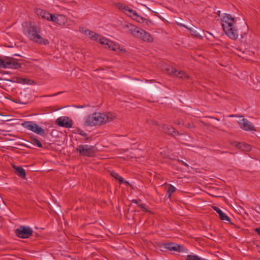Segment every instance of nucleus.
I'll use <instances>...</instances> for the list:
<instances>
[{"label": "nucleus", "instance_id": "1", "mask_svg": "<svg viewBox=\"0 0 260 260\" xmlns=\"http://www.w3.org/2000/svg\"><path fill=\"white\" fill-rule=\"evenodd\" d=\"M22 26L24 34L30 41L40 45H46L49 44L48 39L41 36L40 30L34 22H25Z\"/></svg>", "mask_w": 260, "mask_h": 260}, {"label": "nucleus", "instance_id": "2", "mask_svg": "<svg viewBox=\"0 0 260 260\" xmlns=\"http://www.w3.org/2000/svg\"><path fill=\"white\" fill-rule=\"evenodd\" d=\"M221 21L222 27L225 34L230 39L233 40L238 39V31L234 25L235 22V18L233 17L230 14H224Z\"/></svg>", "mask_w": 260, "mask_h": 260}, {"label": "nucleus", "instance_id": "3", "mask_svg": "<svg viewBox=\"0 0 260 260\" xmlns=\"http://www.w3.org/2000/svg\"><path fill=\"white\" fill-rule=\"evenodd\" d=\"M96 151V148L94 146L87 144H80L76 148V152L78 153L79 155L88 157H94Z\"/></svg>", "mask_w": 260, "mask_h": 260}, {"label": "nucleus", "instance_id": "4", "mask_svg": "<svg viewBox=\"0 0 260 260\" xmlns=\"http://www.w3.org/2000/svg\"><path fill=\"white\" fill-rule=\"evenodd\" d=\"M104 118L101 113H94L89 115L86 118L85 123L87 126L102 125L104 123Z\"/></svg>", "mask_w": 260, "mask_h": 260}, {"label": "nucleus", "instance_id": "5", "mask_svg": "<svg viewBox=\"0 0 260 260\" xmlns=\"http://www.w3.org/2000/svg\"><path fill=\"white\" fill-rule=\"evenodd\" d=\"M21 68V64L13 57H5L4 59H0L1 69H15Z\"/></svg>", "mask_w": 260, "mask_h": 260}, {"label": "nucleus", "instance_id": "6", "mask_svg": "<svg viewBox=\"0 0 260 260\" xmlns=\"http://www.w3.org/2000/svg\"><path fill=\"white\" fill-rule=\"evenodd\" d=\"M22 125L24 128L41 136L44 137L46 135L45 131L32 121H25L22 123Z\"/></svg>", "mask_w": 260, "mask_h": 260}, {"label": "nucleus", "instance_id": "7", "mask_svg": "<svg viewBox=\"0 0 260 260\" xmlns=\"http://www.w3.org/2000/svg\"><path fill=\"white\" fill-rule=\"evenodd\" d=\"M16 236L22 239H26L30 237L32 235V230L29 226L21 225L15 232Z\"/></svg>", "mask_w": 260, "mask_h": 260}, {"label": "nucleus", "instance_id": "8", "mask_svg": "<svg viewBox=\"0 0 260 260\" xmlns=\"http://www.w3.org/2000/svg\"><path fill=\"white\" fill-rule=\"evenodd\" d=\"M56 124L59 126L70 128L73 126V121L68 117H60L56 119Z\"/></svg>", "mask_w": 260, "mask_h": 260}, {"label": "nucleus", "instance_id": "9", "mask_svg": "<svg viewBox=\"0 0 260 260\" xmlns=\"http://www.w3.org/2000/svg\"><path fill=\"white\" fill-rule=\"evenodd\" d=\"M164 247L170 251L180 252L185 251L183 246L175 243H166L164 244Z\"/></svg>", "mask_w": 260, "mask_h": 260}, {"label": "nucleus", "instance_id": "10", "mask_svg": "<svg viewBox=\"0 0 260 260\" xmlns=\"http://www.w3.org/2000/svg\"><path fill=\"white\" fill-rule=\"evenodd\" d=\"M159 129L171 136L175 137L176 135H179L178 131H176L172 126L167 124L159 125Z\"/></svg>", "mask_w": 260, "mask_h": 260}, {"label": "nucleus", "instance_id": "11", "mask_svg": "<svg viewBox=\"0 0 260 260\" xmlns=\"http://www.w3.org/2000/svg\"><path fill=\"white\" fill-rule=\"evenodd\" d=\"M137 38L149 43H151L153 41V38L151 35L142 29H140L139 35Z\"/></svg>", "mask_w": 260, "mask_h": 260}, {"label": "nucleus", "instance_id": "12", "mask_svg": "<svg viewBox=\"0 0 260 260\" xmlns=\"http://www.w3.org/2000/svg\"><path fill=\"white\" fill-rule=\"evenodd\" d=\"M241 127L245 131H255L254 125L247 119L243 118L239 122Z\"/></svg>", "mask_w": 260, "mask_h": 260}, {"label": "nucleus", "instance_id": "13", "mask_svg": "<svg viewBox=\"0 0 260 260\" xmlns=\"http://www.w3.org/2000/svg\"><path fill=\"white\" fill-rule=\"evenodd\" d=\"M100 43L101 44L107 45L108 48L112 50L115 51L117 49H119V46L118 45L114 44L112 42H111L109 40L104 38L100 39Z\"/></svg>", "mask_w": 260, "mask_h": 260}, {"label": "nucleus", "instance_id": "14", "mask_svg": "<svg viewBox=\"0 0 260 260\" xmlns=\"http://www.w3.org/2000/svg\"><path fill=\"white\" fill-rule=\"evenodd\" d=\"M125 28L127 29V32L132 34L135 37H137L139 35L140 29H138L136 26L129 24L125 26Z\"/></svg>", "mask_w": 260, "mask_h": 260}, {"label": "nucleus", "instance_id": "15", "mask_svg": "<svg viewBox=\"0 0 260 260\" xmlns=\"http://www.w3.org/2000/svg\"><path fill=\"white\" fill-rule=\"evenodd\" d=\"M213 209L218 214L219 217L221 220L230 222V218L219 208L213 206Z\"/></svg>", "mask_w": 260, "mask_h": 260}, {"label": "nucleus", "instance_id": "16", "mask_svg": "<svg viewBox=\"0 0 260 260\" xmlns=\"http://www.w3.org/2000/svg\"><path fill=\"white\" fill-rule=\"evenodd\" d=\"M110 175L111 176L114 177L115 179L118 180L119 181L120 184L124 183L126 185H128L131 186V185L126 181H125L124 179L120 176L118 173L114 171H112L110 173Z\"/></svg>", "mask_w": 260, "mask_h": 260}, {"label": "nucleus", "instance_id": "17", "mask_svg": "<svg viewBox=\"0 0 260 260\" xmlns=\"http://www.w3.org/2000/svg\"><path fill=\"white\" fill-rule=\"evenodd\" d=\"M36 13L39 16H40L43 18L46 19L47 20H48L49 17H50V13L41 9H37Z\"/></svg>", "mask_w": 260, "mask_h": 260}, {"label": "nucleus", "instance_id": "18", "mask_svg": "<svg viewBox=\"0 0 260 260\" xmlns=\"http://www.w3.org/2000/svg\"><path fill=\"white\" fill-rule=\"evenodd\" d=\"M14 168L15 170V173L20 178H25L26 173L24 169L21 166L16 167L14 166Z\"/></svg>", "mask_w": 260, "mask_h": 260}, {"label": "nucleus", "instance_id": "19", "mask_svg": "<svg viewBox=\"0 0 260 260\" xmlns=\"http://www.w3.org/2000/svg\"><path fill=\"white\" fill-rule=\"evenodd\" d=\"M11 81L19 83H21L23 82L24 83L31 84V82L34 83V81H31V80L26 78H21L19 77H14L13 78H12Z\"/></svg>", "mask_w": 260, "mask_h": 260}, {"label": "nucleus", "instance_id": "20", "mask_svg": "<svg viewBox=\"0 0 260 260\" xmlns=\"http://www.w3.org/2000/svg\"><path fill=\"white\" fill-rule=\"evenodd\" d=\"M103 117L104 118V123H108L112 121L115 118V116L110 112L103 114Z\"/></svg>", "mask_w": 260, "mask_h": 260}, {"label": "nucleus", "instance_id": "21", "mask_svg": "<svg viewBox=\"0 0 260 260\" xmlns=\"http://www.w3.org/2000/svg\"><path fill=\"white\" fill-rule=\"evenodd\" d=\"M67 22L66 17L62 15H57L56 23L59 25L63 26Z\"/></svg>", "mask_w": 260, "mask_h": 260}, {"label": "nucleus", "instance_id": "22", "mask_svg": "<svg viewBox=\"0 0 260 260\" xmlns=\"http://www.w3.org/2000/svg\"><path fill=\"white\" fill-rule=\"evenodd\" d=\"M82 32H84L86 35L88 36L90 38L94 40H98L99 37L98 34L88 29H86L85 31L82 30Z\"/></svg>", "mask_w": 260, "mask_h": 260}, {"label": "nucleus", "instance_id": "23", "mask_svg": "<svg viewBox=\"0 0 260 260\" xmlns=\"http://www.w3.org/2000/svg\"><path fill=\"white\" fill-rule=\"evenodd\" d=\"M30 143L34 145L37 146L39 148H43V145L41 142L35 136L30 137Z\"/></svg>", "mask_w": 260, "mask_h": 260}, {"label": "nucleus", "instance_id": "24", "mask_svg": "<svg viewBox=\"0 0 260 260\" xmlns=\"http://www.w3.org/2000/svg\"><path fill=\"white\" fill-rule=\"evenodd\" d=\"M166 73L171 75L175 76L177 73V70L173 67H168L165 69Z\"/></svg>", "mask_w": 260, "mask_h": 260}, {"label": "nucleus", "instance_id": "25", "mask_svg": "<svg viewBox=\"0 0 260 260\" xmlns=\"http://www.w3.org/2000/svg\"><path fill=\"white\" fill-rule=\"evenodd\" d=\"M76 133L83 136L85 138V141L88 142L89 141L90 137H88L87 134L85 133L83 131L79 128H76Z\"/></svg>", "mask_w": 260, "mask_h": 260}, {"label": "nucleus", "instance_id": "26", "mask_svg": "<svg viewBox=\"0 0 260 260\" xmlns=\"http://www.w3.org/2000/svg\"><path fill=\"white\" fill-rule=\"evenodd\" d=\"M175 76L181 79L184 78L186 79H188L189 78V75L186 74L183 71H181L179 72L177 71V73L176 74Z\"/></svg>", "mask_w": 260, "mask_h": 260}, {"label": "nucleus", "instance_id": "27", "mask_svg": "<svg viewBox=\"0 0 260 260\" xmlns=\"http://www.w3.org/2000/svg\"><path fill=\"white\" fill-rule=\"evenodd\" d=\"M176 188L172 184H169V188L167 190V194L168 195V198H171L173 193L175 192Z\"/></svg>", "mask_w": 260, "mask_h": 260}, {"label": "nucleus", "instance_id": "28", "mask_svg": "<svg viewBox=\"0 0 260 260\" xmlns=\"http://www.w3.org/2000/svg\"><path fill=\"white\" fill-rule=\"evenodd\" d=\"M132 202L137 204L138 206L140 207L144 212H150V211L148 210H147L142 204L140 203L138 200H133L132 201Z\"/></svg>", "mask_w": 260, "mask_h": 260}, {"label": "nucleus", "instance_id": "29", "mask_svg": "<svg viewBox=\"0 0 260 260\" xmlns=\"http://www.w3.org/2000/svg\"><path fill=\"white\" fill-rule=\"evenodd\" d=\"M186 260H206L202 258L197 255H188L186 256Z\"/></svg>", "mask_w": 260, "mask_h": 260}, {"label": "nucleus", "instance_id": "30", "mask_svg": "<svg viewBox=\"0 0 260 260\" xmlns=\"http://www.w3.org/2000/svg\"><path fill=\"white\" fill-rule=\"evenodd\" d=\"M115 6L117 8L123 11V12H124L127 6H125L122 3H118L116 4Z\"/></svg>", "mask_w": 260, "mask_h": 260}, {"label": "nucleus", "instance_id": "31", "mask_svg": "<svg viewBox=\"0 0 260 260\" xmlns=\"http://www.w3.org/2000/svg\"><path fill=\"white\" fill-rule=\"evenodd\" d=\"M242 145L244 146L247 150H249L250 149V146L249 145H248V144L244 145V144H242L241 143H237L236 145V147H237V148H241L242 147Z\"/></svg>", "mask_w": 260, "mask_h": 260}, {"label": "nucleus", "instance_id": "32", "mask_svg": "<svg viewBox=\"0 0 260 260\" xmlns=\"http://www.w3.org/2000/svg\"><path fill=\"white\" fill-rule=\"evenodd\" d=\"M134 19L138 22L143 23L145 22V18L141 16H139L137 18H134Z\"/></svg>", "mask_w": 260, "mask_h": 260}, {"label": "nucleus", "instance_id": "33", "mask_svg": "<svg viewBox=\"0 0 260 260\" xmlns=\"http://www.w3.org/2000/svg\"><path fill=\"white\" fill-rule=\"evenodd\" d=\"M134 10L130 9L128 6H126L125 10L124 12L126 15H130L132 14Z\"/></svg>", "mask_w": 260, "mask_h": 260}, {"label": "nucleus", "instance_id": "34", "mask_svg": "<svg viewBox=\"0 0 260 260\" xmlns=\"http://www.w3.org/2000/svg\"><path fill=\"white\" fill-rule=\"evenodd\" d=\"M56 19H57V15H53V14H51L50 17H49L48 20L51 21L56 23Z\"/></svg>", "mask_w": 260, "mask_h": 260}, {"label": "nucleus", "instance_id": "35", "mask_svg": "<svg viewBox=\"0 0 260 260\" xmlns=\"http://www.w3.org/2000/svg\"><path fill=\"white\" fill-rule=\"evenodd\" d=\"M143 24L148 26H150L153 25V23L151 20L145 19L144 23Z\"/></svg>", "mask_w": 260, "mask_h": 260}, {"label": "nucleus", "instance_id": "36", "mask_svg": "<svg viewBox=\"0 0 260 260\" xmlns=\"http://www.w3.org/2000/svg\"><path fill=\"white\" fill-rule=\"evenodd\" d=\"M147 121L148 123L152 125H157L158 124V122L154 120H147Z\"/></svg>", "mask_w": 260, "mask_h": 260}, {"label": "nucleus", "instance_id": "37", "mask_svg": "<svg viewBox=\"0 0 260 260\" xmlns=\"http://www.w3.org/2000/svg\"><path fill=\"white\" fill-rule=\"evenodd\" d=\"M89 106L88 105H74V107L77 108H83L85 107H89Z\"/></svg>", "mask_w": 260, "mask_h": 260}, {"label": "nucleus", "instance_id": "38", "mask_svg": "<svg viewBox=\"0 0 260 260\" xmlns=\"http://www.w3.org/2000/svg\"><path fill=\"white\" fill-rule=\"evenodd\" d=\"M174 123L177 125L182 124L184 125L182 119H178L174 122Z\"/></svg>", "mask_w": 260, "mask_h": 260}, {"label": "nucleus", "instance_id": "39", "mask_svg": "<svg viewBox=\"0 0 260 260\" xmlns=\"http://www.w3.org/2000/svg\"><path fill=\"white\" fill-rule=\"evenodd\" d=\"M139 15H138V13L134 11L132 15H130V16L134 18H137Z\"/></svg>", "mask_w": 260, "mask_h": 260}, {"label": "nucleus", "instance_id": "40", "mask_svg": "<svg viewBox=\"0 0 260 260\" xmlns=\"http://www.w3.org/2000/svg\"><path fill=\"white\" fill-rule=\"evenodd\" d=\"M185 126L187 128H194L195 126L193 124L187 123L185 125Z\"/></svg>", "mask_w": 260, "mask_h": 260}, {"label": "nucleus", "instance_id": "41", "mask_svg": "<svg viewBox=\"0 0 260 260\" xmlns=\"http://www.w3.org/2000/svg\"><path fill=\"white\" fill-rule=\"evenodd\" d=\"M244 24L245 27V31L243 32V35H246L248 31V26L246 22L244 23Z\"/></svg>", "mask_w": 260, "mask_h": 260}, {"label": "nucleus", "instance_id": "42", "mask_svg": "<svg viewBox=\"0 0 260 260\" xmlns=\"http://www.w3.org/2000/svg\"><path fill=\"white\" fill-rule=\"evenodd\" d=\"M178 162H180L181 164L184 165V166H185L186 167H188V165L186 162L183 161V160H178Z\"/></svg>", "mask_w": 260, "mask_h": 260}, {"label": "nucleus", "instance_id": "43", "mask_svg": "<svg viewBox=\"0 0 260 260\" xmlns=\"http://www.w3.org/2000/svg\"><path fill=\"white\" fill-rule=\"evenodd\" d=\"M191 34L192 35H194L195 37H197V38H200V35H199L198 33H197L196 31H192V33Z\"/></svg>", "mask_w": 260, "mask_h": 260}, {"label": "nucleus", "instance_id": "44", "mask_svg": "<svg viewBox=\"0 0 260 260\" xmlns=\"http://www.w3.org/2000/svg\"><path fill=\"white\" fill-rule=\"evenodd\" d=\"M205 118H210V119H215L217 121H219V119L217 118V117H214V116H206L205 117Z\"/></svg>", "mask_w": 260, "mask_h": 260}, {"label": "nucleus", "instance_id": "45", "mask_svg": "<svg viewBox=\"0 0 260 260\" xmlns=\"http://www.w3.org/2000/svg\"><path fill=\"white\" fill-rule=\"evenodd\" d=\"M232 225H233L234 226V228H236V229H240V227L235 225V224H234L233 222H232L231 221L230 222H229Z\"/></svg>", "mask_w": 260, "mask_h": 260}, {"label": "nucleus", "instance_id": "46", "mask_svg": "<svg viewBox=\"0 0 260 260\" xmlns=\"http://www.w3.org/2000/svg\"><path fill=\"white\" fill-rule=\"evenodd\" d=\"M61 92H58L54 94H52V95H44L43 96H55V95H56L57 94H59L60 93H61Z\"/></svg>", "mask_w": 260, "mask_h": 260}, {"label": "nucleus", "instance_id": "47", "mask_svg": "<svg viewBox=\"0 0 260 260\" xmlns=\"http://www.w3.org/2000/svg\"><path fill=\"white\" fill-rule=\"evenodd\" d=\"M255 231L260 236V227L258 228H256L255 229Z\"/></svg>", "mask_w": 260, "mask_h": 260}, {"label": "nucleus", "instance_id": "48", "mask_svg": "<svg viewBox=\"0 0 260 260\" xmlns=\"http://www.w3.org/2000/svg\"><path fill=\"white\" fill-rule=\"evenodd\" d=\"M220 11H218L217 12V14H218V16H219V15H220Z\"/></svg>", "mask_w": 260, "mask_h": 260}, {"label": "nucleus", "instance_id": "49", "mask_svg": "<svg viewBox=\"0 0 260 260\" xmlns=\"http://www.w3.org/2000/svg\"><path fill=\"white\" fill-rule=\"evenodd\" d=\"M234 116H236V115H230V117H234Z\"/></svg>", "mask_w": 260, "mask_h": 260}, {"label": "nucleus", "instance_id": "50", "mask_svg": "<svg viewBox=\"0 0 260 260\" xmlns=\"http://www.w3.org/2000/svg\"><path fill=\"white\" fill-rule=\"evenodd\" d=\"M14 56H19V55L15 54H14Z\"/></svg>", "mask_w": 260, "mask_h": 260}, {"label": "nucleus", "instance_id": "51", "mask_svg": "<svg viewBox=\"0 0 260 260\" xmlns=\"http://www.w3.org/2000/svg\"><path fill=\"white\" fill-rule=\"evenodd\" d=\"M241 37H242V38H243V36L242 34H241Z\"/></svg>", "mask_w": 260, "mask_h": 260}]
</instances>
